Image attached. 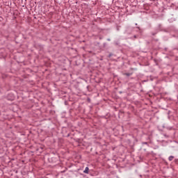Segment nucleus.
I'll list each match as a JSON object with an SVG mask.
<instances>
[{
	"mask_svg": "<svg viewBox=\"0 0 178 178\" xmlns=\"http://www.w3.org/2000/svg\"><path fill=\"white\" fill-rule=\"evenodd\" d=\"M88 170H90V168H88V167H86L85 168V170L83 171V173L88 174Z\"/></svg>",
	"mask_w": 178,
	"mask_h": 178,
	"instance_id": "nucleus-1",
	"label": "nucleus"
},
{
	"mask_svg": "<svg viewBox=\"0 0 178 178\" xmlns=\"http://www.w3.org/2000/svg\"><path fill=\"white\" fill-rule=\"evenodd\" d=\"M124 74H125V76H131V74H130V73H125Z\"/></svg>",
	"mask_w": 178,
	"mask_h": 178,
	"instance_id": "nucleus-3",
	"label": "nucleus"
},
{
	"mask_svg": "<svg viewBox=\"0 0 178 178\" xmlns=\"http://www.w3.org/2000/svg\"><path fill=\"white\" fill-rule=\"evenodd\" d=\"M174 156H170L169 158H168V160L170 161H173V159H174Z\"/></svg>",
	"mask_w": 178,
	"mask_h": 178,
	"instance_id": "nucleus-2",
	"label": "nucleus"
}]
</instances>
